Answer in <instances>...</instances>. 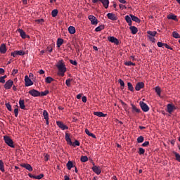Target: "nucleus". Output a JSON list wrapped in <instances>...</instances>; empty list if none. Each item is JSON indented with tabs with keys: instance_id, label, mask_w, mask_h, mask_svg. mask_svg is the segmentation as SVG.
Here are the masks:
<instances>
[{
	"instance_id": "47",
	"label": "nucleus",
	"mask_w": 180,
	"mask_h": 180,
	"mask_svg": "<svg viewBox=\"0 0 180 180\" xmlns=\"http://www.w3.org/2000/svg\"><path fill=\"white\" fill-rule=\"evenodd\" d=\"M81 162H88V156H81Z\"/></svg>"
},
{
	"instance_id": "18",
	"label": "nucleus",
	"mask_w": 180,
	"mask_h": 180,
	"mask_svg": "<svg viewBox=\"0 0 180 180\" xmlns=\"http://www.w3.org/2000/svg\"><path fill=\"white\" fill-rule=\"evenodd\" d=\"M18 32L20 33V36H21L23 39H25V37H30V36L27 37V34L25 32V31H23V29H18Z\"/></svg>"
},
{
	"instance_id": "14",
	"label": "nucleus",
	"mask_w": 180,
	"mask_h": 180,
	"mask_svg": "<svg viewBox=\"0 0 180 180\" xmlns=\"http://www.w3.org/2000/svg\"><path fill=\"white\" fill-rule=\"evenodd\" d=\"M145 86V84L144 82H138L136 84V91H140L141 89H143Z\"/></svg>"
},
{
	"instance_id": "36",
	"label": "nucleus",
	"mask_w": 180,
	"mask_h": 180,
	"mask_svg": "<svg viewBox=\"0 0 180 180\" xmlns=\"http://www.w3.org/2000/svg\"><path fill=\"white\" fill-rule=\"evenodd\" d=\"M155 91L158 96H161V88L158 86L155 87Z\"/></svg>"
},
{
	"instance_id": "23",
	"label": "nucleus",
	"mask_w": 180,
	"mask_h": 180,
	"mask_svg": "<svg viewBox=\"0 0 180 180\" xmlns=\"http://www.w3.org/2000/svg\"><path fill=\"white\" fill-rule=\"evenodd\" d=\"M174 108V105H172V103H168L167 105V112H169V114H172V112H173Z\"/></svg>"
},
{
	"instance_id": "10",
	"label": "nucleus",
	"mask_w": 180,
	"mask_h": 180,
	"mask_svg": "<svg viewBox=\"0 0 180 180\" xmlns=\"http://www.w3.org/2000/svg\"><path fill=\"white\" fill-rule=\"evenodd\" d=\"M131 112L133 114H140V112H141V108H139L136 106L134 103H131Z\"/></svg>"
},
{
	"instance_id": "30",
	"label": "nucleus",
	"mask_w": 180,
	"mask_h": 180,
	"mask_svg": "<svg viewBox=\"0 0 180 180\" xmlns=\"http://www.w3.org/2000/svg\"><path fill=\"white\" fill-rule=\"evenodd\" d=\"M54 79L52 77H46L45 79V82L46 84H51V82H53Z\"/></svg>"
},
{
	"instance_id": "48",
	"label": "nucleus",
	"mask_w": 180,
	"mask_h": 180,
	"mask_svg": "<svg viewBox=\"0 0 180 180\" xmlns=\"http://www.w3.org/2000/svg\"><path fill=\"white\" fill-rule=\"evenodd\" d=\"M149 144H150L149 141H146L145 142L143 141L142 146H143V148H146V146H149Z\"/></svg>"
},
{
	"instance_id": "55",
	"label": "nucleus",
	"mask_w": 180,
	"mask_h": 180,
	"mask_svg": "<svg viewBox=\"0 0 180 180\" xmlns=\"http://www.w3.org/2000/svg\"><path fill=\"white\" fill-rule=\"evenodd\" d=\"M18 108H14V114L15 115V117H18Z\"/></svg>"
},
{
	"instance_id": "21",
	"label": "nucleus",
	"mask_w": 180,
	"mask_h": 180,
	"mask_svg": "<svg viewBox=\"0 0 180 180\" xmlns=\"http://www.w3.org/2000/svg\"><path fill=\"white\" fill-rule=\"evenodd\" d=\"M131 34H137L138 32V28L135 25H132V23L131 25V27H129Z\"/></svg>"
},
{
	"instance_id": "62",
	"label": "nucleus",
	"mask_w": 180,
	"mask_h": 180,
	"mask_svg": "<svg viewBox=\"0 0 180 180\" xmlns=\"http://www.w3.org/2000/svg\"><path fill=\"white\" fill-rule=\"evenodd\" d=\"M18 73V70H13V75H17Z\"/></svg>"
},
{
	"instance_id": "42",
	"label": "nucleus",
	"mask_w": 180,
	"mask_h": 180,
	"mask_svg": "<svg viewBox=\"0 0 180 180\" xmlns=\"http://www.w3.org/2000/svg\"><path fill=\"white\" fill-rule=\"evenodd\" d=\"M174 153L176 157V160H177V162H180V155L179 153H176V151H174Z\"/></svg>"
},
{
	"instance_id": "49",
	"label": "nucleus",
	"mask_w": 180,
	"mask_h": 180,
	"mask_svg": "<svg viewBox=\"0 0 180 180\" xmlns=\"http://www.w3.org/2000/svg\"><path fill=\"white\" fill-rule=\"evenodd\" d=\"M47 110H44L43 112L44 118L46 120V122L47 121Z\"/></svg>"
},
{
	"instance_id": "8",
	"label": "nucleus",
	"mask_w": 180,
	"mask_h": 180,
	"mask_svg": "<svg viewBox=\"0 0 180 180\" xmlns=\"http://www.w3.org/2000/svg\"><path fill=\"white\" fill-rule=\"evenodd\" d=\"M25 82L26 87H29L30 85H33L34 84L33 81L31 79H30V77H28V75H25Z\"/></svg>"
},
{
	"instance_id": "33",
	"label": "nucleus",
	"mask_w": 180,
	"mask_h": 180,
	"mask_svg": "<svg viewBox=\"0 0 180 180\" xmlns=\"http://www.w3.org/2000/svg\"><path fill=\"white\" fill-rule=\"evenodd\" d=\"M124 64L126 66H136L135 63H132L131 60H127Z\"/></svg>"
},
{
	"instance_id": "52",
	"label": "nucleus",
	"mask_w": 180,
	"mask_h": 180,
	"mask_svg": "<svg viewBox=\"0 0 180 180\" xmlns=\"http://www.w3.org/2000/svg\"><path fill=\"white\" fill-rule=\"evenodd\" d=\"M35 22H37V23H43L44 22V18H40L38 20H35Z\"/></svg>"
},
{
	"instance_id": "39",
	"label": "nucleus",
	"mask_w": 180,
	"mask_h": 180,
	"mask_svg": "<svg viewBox=\"0 0 180 180\" xmlns=\"http://www.w3.org/2000/svg\"><path fill=\"white\" fill-rule=\"evenodd\" d=\"M51 15L53 17L57 16V15H58V9H53Z\"/></svg>"
},
{
	"instance_id": "25",
	"label": "nucleus",
	"mask_w": 180,
	"mask_h": 180,
	"mask_svg": "<svg viewBox=\"0 0 180 180\" xmlns=\"http://www.w3.org/2000/svg\"><path fill=\"white\" fill-rule=\"evenodd\" d=\"M131 20H133V22H136L137 23H140L141 20L138 18V16H135L134 15H131Z\"/></svg>"
},
{
	"instance_id": "24",
	"label": "nucleus",
	"mask_w": 180,
	"mask_h": 180,
	"mask_svg": "<svg viewBox=\"0 0 180 180\" xmlns=\"http://www.w3.org/2000/svg\"><path fill=\"white\" fill-rule=\"evenodd\" d=\"M94 115H98V117H105L106 114H104L103 112H94Z\"/></svg>"
},
{
	"instance_id": "50",
	"label": "nucleus",
	"mask_w": 180,
	"mask_h": 180,
	"mask_svg": "<svg viewBox=\"0 0 180 180\" xmlns=\"http://www.w3.org/2000/svg\"><path fill=\"white\" fill-rule=\"evenodd\" d=\"M6 107L8 108V110H10V111L12 110V107L11 103H6Z\"/></svg>"
},
{
	"instance_id": "60",
	"label": "nucleus",
	"mask_w": 180,
	"mask_h": 180,
	"mask_svg": "<svg viewBox=\"0 0 180 180\" xmlns=\"http://www.w3.org/2000/svg\"><path fill=\"white\" fill-rule=\"evenodd\" d=\"M165 46L168 48L169 50H172V47L169 46V45H167V43H165Z\"/></svg>"
},
{
	"instance_id": "43",
	"label": "nucleus",
	"mask_w": 180,
	"mask_h": 180,
	"mask_svg": "<svg viewBox=\"0 0 180 180\" xmlns=\"http://www.w3.org/2000/svg\"><path fill=\"white\" fill-rule=\"evenodd\" d=\"M5 78H6V75H4V77H0V82L1 84H4V85L6 82Z\"/></svg>"
},
{
	"instance_id": "63",
	"label": "nucleus",
	"mask_w": 180,
	"mask_h": 180,
	"mask_svg": "<svg viewBox=\"0 0 180 180\" xmlns=\"http://www.w3.org/2000/svg\"><path fill=\"white\" fill-rule=\"evenodd\" d=\"M39 72L40 75H44V73H45V71L44 70H39Z\"/></svg>"
},
{
	"instance_id": "27",
	"label": "nucleus",
	"mask_w": 180,
	"mask_h": 180,
	"mask_svg": "<svg viewBox=\"0 0 180 180\" xmlns=\"http://www.w3.org/2000/svg\"><path fill=\"white\" fill-rule=\"evenodd\" d=\"M167 18L169 20H175L176 22H178V18H177L176 15H168Z\"/></svg>"
},
{
	"instance_id": "11",
	"label": "nucleus",
	"mask_w": 180,
	"mask_h": 180,
	"mask_svg": "<svg viewBox=\"0 0 180 180\" xmlns=\"http://www.w3.org/2000/svg\"><path fill=\"white\" fill-rule=\"evenodd\" d=\"M56 124L61 129H68V127H67V124H64V122H63L62 121H56Z\"/></svg>"
},
{
	"instance_id": "38",
	"label": "nucleus",
	"mask_w": 180,
	"mask_h": 180,
	"mask_svg": "<svg viewBox=\"0 0 180 180\" xmlns=\"http://www.w3.org/2000/svg\"><path fill=\"white\" fill-rule=\"evenodd\" d=\"M144 141V137H143V135H140L139 137L137 138V142L140 144V143Z\"/></svg>"
},
{
	"instance_id": "22",
	"label": "nucleus",
	"mask_w": 180,
	"mask_h": 180,
	"mask_svg": "<svg viewBox=\"0 0 180 180\" xmlns=\"http://www.w3.org/2000/svg\"><path fill=\"white\" fill-rule=\"evenodd\" d=\"M68 32L70 34H75V32H76L75 27H74L73 25H70L68 27Z\"/></svg>"
},
{
	"instance_id": "4",
	"label": "nucleus",
	"mask_w": 180,
	"mask_h": 180,
	"mask_svg": "<svg viewBox=\"0 0 180 180\" xmlns=\"http://www.w3.org/2000/svg\"><path fill=\"white\" fill-rule=\"evenodd\" d=\"M148 34L149 39L152 41L153 43H155V36H156L157 31H148Z\"/></svg>"
},
{
	"instance_id": "5",
	"label": "nucleus",
	"mask_w": 180,
	"mask_h": 180,
	"mask_svg": "<svg viewBox=\"0 0 180 180\" xmlns=\"http://www.w3.org/2000/svg\"><path fill=\"white\" fill-rule=\"evenodd\" d=\"M101 2L103 4V6L105 8V9H108V7H109L110 1L109 0H92V2L94 4H96V2Z\"/></svg>"
},
{
	"instance_id": "58",
	"label": "nucleus",
	"mask_w": 180,
	"mask_h": 180,
	"mask_svg": "<svg viewBox=\"0 0 180 180\" xmlns=\"http://www.w3.org/2000/svg\"><path fill=\"white\" fill-rule=\"evenodd\" d=\"M44 160H45V162H48V160H49V155L45 154Z\"/></svg>"
},
{
	"instance_id": "7",
	"label": "nucleus",
	"mask_w": 180,
	"mask_h": 180,
	"mask_svg": "<svg viewBox=\"0 0 180 180\" xmlns=\"http://www.w3.org/2000/svg\"><path fill=\"white\" fill-rule=\"evenodd\" d=\"M139 105L141 108H142V110H143V112H148L149 107L148 105H147V103H145V101H140Z\"/></svg>"
},
{
	"instance_id": "6",
	"label": "nucleus",
	"mask_w": 180,
	"mask_h": 180,
	"mask_svg": "<svg viewBox=\"0 0 180 180\" xmlns=\"http://www.w3.org/2000/svg\"><path fill=\"white\" fill-rule=\"evenodd\" d=\"M89 20L91 22L92 25H97L98 22V18H96V16H94V15H89Z\"/></svg>"
},
{
	"instance_id": "35",
	"label": "nucleus",
	"mask_w": 180,
	"mask_h": 180,
	"mask_svg": "<svg viewBox=\"0 0 180 180\" xmlns=\"http://www.w3.org/2000/svg\"><path fill=\"white\" fill-rule=\"evenodd\" d=\"M172 36L173 37H176V39H180V34L179 32H176V31H173Z\"/></svg>"
},
{
	"instance_id": "45",
	"label": "nucleus",
	"mask_w": 180,
	"mask_h": 180,
	"mask_svg": "<svg viewBox=\"0 0 180 180\" xmlns=\"http://www.w3.org/2000/svg\"><path fill=\"white\" fill-rule=\"evenodd\" d=\"M49 91H43L41 93H40V96H46L47 94H49Z\"/></svg>"
},
{
	"instance_id": "3",
	"label": "nucleus",
	"mask_w": 180,
	"mask_h": 180,
	"mask_svg": "<svg viewBox=\"0 0 180 180\" xmlns=\"http://www.w3.org/2000/svg\"><path fill=\"white\" fill-rule=\"evenodd\" d=\"M4 142H6V144H7V146H9L10 148H15L13 139H11V137H8V135H4Z\"/></svg>"
},
{
	"instance_id": "28",
	"label": "nucleus",
	"mask_w": 180,
	"mask_h": 180,
	"mask_svg": "<svg viewBox=\"0 0 180 180\" xmlns=\"http://www.w3.org/2000/svg\"><path fill=\"white\" fill-rule=\"evenodd\" d=\"M72 167H75L73 162H71L70 160H69V162H68L67 163V168L69 170H71V169H72Z\"/></svg>"
},
{
	"instance_id": "32",
	"label": "nucleus",
	"mask_w": 180,
	"mask_h": 180,
	"mask_svg": "<svg viewBox=\"0 0 180 180\" xmlns=\"http://www.w3.org/2000/svg\"><path fill=\"white\" fill-rule=\"evenodd\" d=\"M0 170L1 172H5V165L3 160H0Z\"/></svg>"
},
{
	"instance_id": "56",
	"label": "nucleus",
	"mask_w": 180,
	"mask_h": 180,
	"mask_svg": "<svg viewBox=\"0 0 180 180\" xmlns=\"http://www.w3.org/2000/svg\"><path fill=\"white\" fill-rule=\"evenodd\" d=\"M46 124H49V112H47V114H46Z\"/></svg>"
},
{
	"instance_id": "29",
	"label": "nucleus",
	"mask_w": 180,
	"mask_h": 180,
	"mask_svg": "<svg viewBox=\"0 0 180 180\" xmlns=\"http://www.w3.org/2000/svg\"><path fill=\"white\" fill-rule=\"evenodd\" d=\"M85 132H86V134L89 135V136H93V139H96V135H95L94 134H91V132L89 131V130H88V128H86Z\"/></svg>"
},
{
	"instance_id": "15",
	"label": "nucleus",
	"mask_w": 180,
	"mask_h": 180,
	"mask_svg": "<svg viewBox=\"0 0 180 180\" xmlns=\"http://www.w3.org/2000/svg\"><path fill=\"white\" fill-rule=\"evenodd\" d=\"M92 169L94 172H95L96 174H98V175H99V174L101 173V167H98V165H94Z\"/></svg>"
},
{
	"instance_id": "34",
	"label": "nucleus",
	"mask_w": 180,
	"mask_h": 180,
	"mask_svg": "<svg viewBox=\"0 0 180 180\" xmlns=\"http://www.w3.org/2000/svg\"><path fill=\"white\" fill-rule=\"evenodd\" d=\"M19 104H20V108H22V109L25 108V100H20Z\"/></svg>"
},
{
	"instance_id": "51",
	"label": "nucleus",
	"mask_w": 180,
	"mask_h": 180,
	"mask_svg": "<svg viewBox=\"0 0 180 180\" xmlns=\"http://www.w3.org/2000/svg\"><path fill=\"white\" fill-rule=\"evenodd\" d=\"M70 63L71 64H73L75 66H77V60H73L72 59H70Z\"/></svg>"
},
{
	"instance_id": "19",
	"label": "nucleus",
	"mask_w": 180,
	"mask_h": 180,
	"mask_svg": "<svg viewBox=\"0 0 180 180\" xmlns=\"http://www.w3.org/2000/svg\"><path fill=\"white\" fill-rule=\"evenodd\" d=\"M125 20L126 22H127V23L129 24V25L130 27H131V24H132V18H131V15H130V16L129 15H127L125 16Z\"/></svg>"
},
{
	"instance_id": "61",
	"label": "nucleus",
	"mask_w": 180,
	"mask_h": 180,
	"mask_svg": "<svg viewBox=\"0 0 180 180\" xmlns=\"http://www.w3.org/2000/svg\"><path fill=\"white\" fill-rule=\"evenodd\" d=\"M82 101L84 102V103H86V101H87L86 96H82Z\"/></svg>"
},
{
	"instance_id": "2",
	"label": "nucleus",
	"mask_w": 180,
	"mask_h": 180,
	"mask_svg": "<svg viewBox=\"0 0 180 180\" xmlns=\"http://www.w3.org/2000/svg\"><path fill=\"white\" fill-rule=\"evenodd\" d=\"M65 140L68 143V144H69L70 146H80V142L79 141H75V142H73V144H72V139L70 138V134H68V132H66L65 134Z\"/></svg>"
},
{
	"instance_id": "13",
	"label": "nucleus",
	"mask_w": 180,
	"mask_h": 180,
	"mask_svg": "<svg viewBox=\"0 0 180 180\" xmlns=\"http://www.w3.org/2000/svg\"><path fill=\"white\" fill-rule=\"evenodd\" d=\"M108 41H110L111 43H115V44H120L119 39H117V38H115V36H110Z\"/></svg>"
},
{
	"instance_id": "9",
	"label": "nucleus",
	"mask_w": 180,
	"mask_h": 180,
	"mask_svg": "<svg viewBox=\"0 0 180 180\" xmlns=\"http://www.w3.org/2000/svg\"><path fill=\"white\" fill-rule=\"evenodd\" d=\"M29 94H31V96L34 97L41 96L40 91L37 89H30V91H29Z\"/></svg>"
},
{
	"instance_id": "46",
	"label": "nucleus",
	"mask_w": 180,
	"mask_h": 180,
	"mask_svg": "<svg viewBox=\"0 0 180 180\" xmlns=\"http://www.w3.org/2000/svg\"><path fill=\"white\" fill-rule=\"evenodd\" d=\"M72 79H67L65 84L68 85V87H70Z\"/></svg>"
},
{
	"instance_id": "16",
	"label": "nucleus",
	"mask_w": 180,
	"mask_h": 180,
	"mask_svg": "<svg viewBox=\"0 0 180 180\" xmlns=\"http://www.w3.org/2000/svg\"><path fill=\"white\" fill-rule=\"evenodd\" d=\"M7 49L6 45H5V43H2L0 46V53H6Z\"/></svg>"
},
{
	"instance_id": "1",
	"label": "nucleus",
	"mask_w": 180,
	"mask_h": 180,
	"mask_svg": "<svg viewBox=\"0 0 180 180\" xmlns=\"http://www.w3.org/2000/svg\"><path fill=\"white\" fill-rule=\"evenodd\" d=\"M56 66L58 68V70H59V75H60L61 77H64V75L65 73H66L67 71V68L65 63H63V60H59L58 64H56Z\"/></svg>"
},
{
	"instance_id": "20",
	"label": "nucleus",
	"mask_w": 180,
	"mask_h": 180,
	"mask_svg": "<svg viewBox=\"0 0 180 180\" xmlns=\"http://www.w3.org/2000/svg\"><path fill=\"white\" fill-rule=\"evenodd\" d=\"M107 16L110 20H117V16L114 13H108Z\"/></svg>"
},
{
	"instance_id": "57",
	"label": "nucleus",
	"mask_w": 180,
	"mask_h": 180,
	"mask_svg": "<svg viewBox=\"0 0 180 180\" xmlns=\"http://www.w3.org/2000/svg\"><path fill=\"white\" fill-rule=\"evenodd\" d=\"M120 9H127V6H124V4H123V3H122V4H120Z\"/></svg>"
},
{
	"instance_id": "37",
	"label": "nucleus",
	"mask_w": 180,
	"mask_h": 180,
	"mask_svg": "<svg viewBox=\"0 0 180 180\" xmlns=\"http://www.w3.org/2000/svg\"><path fill=\"white\" fill-rule=\"evenodd\" d=\"M127 85H128L129 91H134V87L133 86V84H131V82H128Z\"/></svg>"
},
{
	"instance_id": "54",
	"label": "nucleus",
	"mask_w": 180,
	"mask_h": 180,
	"mask_svg": "<svg viewBox=\"0 0 180 180\" xmlns=\"http://www.w3.org/2000/svg\"><path fill=\"white\" fill-rule=\"evenodd\" d=\"M11 56L13 57H16L18 56V50H15V52H11Z\"/></svg>"
},
{
	"instance_id": "59",
	"label": "nucleus",
	"mask_w": 180,
	"mask_h": 180,
	"mask_svg": "<svg viewBox=\"0 0 180 180\" xmlns=\"http://www.w3.org/2000/svg\"><path fill=\"white\" fill-rule=\"evenodd\" d=\"M165 46V43H162L161 41H158V46L162 47Z\"/></svg>"
},
{
	"instance_id": "53",
	"label": "nucleus",
	"mask_w": 180,
	"mask_h": 180,
	"mask_svg": "<svg viewBox=\"0 0 180 180\" xmlns=\"http://www.w3.org/2000/svg\"><path fill=\"white\" fill-rule=\"evenodd\" d=\"M44 176V174H39L38 176H35V179H41Z\"/></svg>"
},
{
	"instance_id": "12",
	"label": "nucleus",
	"mask_w": 180,
	"mask_h": 180,
	"mask_svg": "<svg viewBox=\"0 0 180 180\" xmlns=\"http://www.w3.org/2000/svg\"><path fill=\"white\" fill-rule=\"evenodd\" d=\"M13 84H14L13 80H11V79L7 80V82L4 84V88L5 89H11Z\"/></svg>"
},
{
	"instance_id": "44",
	"label": "nucleus",
	"mask_w": 180,
	"mask_h": 180,
	"mask_svg": "<svg viewBox=\"0 0 180 180\" xmlns=\"http://www.w3.org/2000/svg\"><path fill=\"white\" fill-rule=\"evenodd\" d=\"M118 82H120V85H121V88L122 89H124V80H122V79H119Z\"/></svg>"
},
{
	"instance_id": "41",
	"label": "nucleus",
	"mask_w": 180,
	"mask_h": 180,
	"mask_svg": "<svg viewBox=\"0 0 180 180\" xmlns=\"http://www.w3.org/2000/svg\"><path fill=\"white\" fill-rule=\"evenodd\" d=\"M25 53L24 50H17V56H25Z\"/></svg>"
},
{
	"instance_id": "64",
	"label": "nucleus",
	"mask_w": 180,
	"mask_h": 180,
	"mask_svg": "<svg viewBox=\"0 0 180 180\" xmlns=\"http://www.w3.org/2000/svg\"><path fill=\"white\" fill-rule=\"evenodd\" d=\"M64 180H70L69 176H65V179Z\"/></svg>"
},
{
	"instance_id": "17",
	"label": "nucleus",
	"mask_w": 180,
	"mask_h": 180,
	"mask_svg": "<svg viewBox=\"0 0 180 180\" xmlns=\"http://www.w3.org/2000/svg\"><path fill=\"white\" fill-rule=\"evenodd\" d=\"M22 167H24L25 169L30 170V172H32V170H33V167H32L30 163H22Z\"/></svg>"
},
{
	"instance_id": "31",
	"label": "nucleus",
	"mask_w": 180,
	"mask_h": 180,
	"mask_svg": "<svg viewBox=\"0 0 180 180\" xmlns=\"http://www.w3.org/2000/svg\"><path fill=\"white\" fill-rule=\"evenodd\" d=\"M105 29V25H98V27H96V32H100L101 30H103Z\"/></svg>"
},
{
	"instance_id": "26",
	"label": "nucleus",
	"mask_w": 180,
	"mask_h": 180,
	"mask_svg": "<svg viewBox=\"0 0 180 180\" xmlns=\"http://www.w3.org/2000/svg\"><path fill=\"white\" fill-rule=\"evenodd\" d=\"M63 43H64V39H63L62 38H58V40H57L58 48H60V46H61Z\"/></svg>"
},
{
	"instance_id": "40",
	"label": "nucleus",
	"mask_w": 180,
	"mask_h": 180,
	"mask_svg": "<svg viewBox=\"0 0 180 180\" xmlns=\"http://www.w3.org/2000/svg\"><path fill=\"white\" fill-rule=\"evenodd\" d=\"M145 153H146V149H144V148H139V155H144Z\"/></svg>"
}]
</instances>
